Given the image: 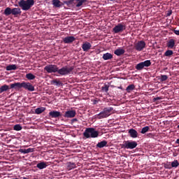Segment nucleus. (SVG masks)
<instances>
[{
  "label": "nucleus",
  "instance_id": "28",
  "mask_svg": "<svg viewBox=\"0 0 179 179\" xmlns=\"http://www.w3.org/2000/svg\"><path fill=\"white\" fill-rule=\"evenodd\" d=\"M17 69V67L15 64H11L6 67V71H15Z\"/></svg>",
  "mask_w": 179,
  "mask_h": 179
},
{
  "label": "nucleus",
  "instance_id": "23",
  "mask_svg": "<svg viewBox=\"0 0 179 179\" xmlns=\"http://www.w3.org/2000/svg\"><path fill=\"white\" fill-rule=\"evenodd\" d=\"M113 58V55L111 53L107 52L103 55V59L106 60H111Z\"/></svg>",
  "mask_w": 179,
  "mask_h": 179
},
{
  "label": "nucleus",
  "instance_id": "41",
  "mask_svg": "<svg viewBox=\"0 0 179 179\" xmlns=\"http://www.w3.org/2000/svg\"><path fill=\"white\" fill-rule=\"evenodd\" d=\"M172 15V10H169L166 11V17H170Z\"/></svg>",
  "mask_w": 179,
  "mask_h": 179
},
{
  "label": "nucleus",
  "instance_id": "25",
  "mask_svg": "<svg viewBox=\"0 0 179 179\" xmlns=\"http://www.w3.org/2000/svg\"><path fill=\"white\" fill-rule=\"evenodd\" d=\"M44 111H45V107H39L38 108H36V110H34V113L36 114V115H41Z\"/></svg>",
  "mask_w": 179,
  "mask_h": 179
},
{
  "label": "nucleus",
  "instance_id": "3",
  "mask_svg": "<svg viewBox=\"0 0 179 179\" xmlns=\"http://www.w3.org/2000/svg\"><path fill=\"white\" fill-rule=\"evenodd\" d=\"M83 136H85V138H95L99 137V131L95 130L94 128L89 127L85 129V132H83Z\"/></svg>",
  "mask_w": 179,
  "mask_h": 179
},
{
  "label": "nucleus",
  "instance_id": "30",
  "mask_svg": "<svg viewBox=\"0 0 179 179\" xmlns=\"http://www.w3.org/2000/svg\"><path fill=\"white\" fill-rule=\"evenodd\" d=\"M3 15L6 16L12 15V9L10 8H6V9L3 10Z\"/></svg>",
  "mask_w": 179,
  "mask_h": 179
},
{
  "label": "nucleus",
  "instance_id": "32",
  "mask_svg": "<svg viewBox=\"0 0 179 179\" xmlns=\"http://www.w3.org/2000/svg\"><path fill=\"white\" fill-rule=\"evenodd\" d=\"M174 52H173V50H169L164 52V56L167 57H171V56H172Z\"/></svg>",
  "mask_w": 179,
  "mask_h": 179
},
{
  "label": "nucleus",
  "instance_id": "43",
  "mask_svg": "<svg viewBox=\"0 0 179 179\" xmlns=\"http://www.w3.org/2000/svg\"><path fill=\"white\" fill-rule=\"evenodd\" d=\"M162 97L157 96V97H156V98H154L153 101H157L162 100Z\"/></svg>",
  "mask_w": 179,
  "mask_h": 179
},
{
  "label": "nucleus",
  "instance_id": "21",
  "mask_svg": "<svg viewBox=\"0 0 179 179\" xmlns=\"http://www.w3.org/2000/svg\"><path fill=\"white\" fill-rule=\"evenodd\" d=\"M76 168V164L74 162H67L66 163V169L67 171H71Z\"/></svg>",
  "mask_w": 179,
  "mask_h": 179
},
{
  "label": "nucleus",
  "instance_id": "22",
  "mask_svg": "<svg viewBox=\"0 0 179 179\" xmlns=\"http://www.w3.org/2000/svg\"><path fill=\"white\" fill-rule=\"evenodd\" d=\"M20 152L23 153L24 155L31 153L35 152L34 148H28V149H20Z\"/></svg>",
  "mask_w": 179,
  "mask_h": 179
},
{
  "label": "nucleus",
  "instance_id": "15",
  "mask_svg": "<svg viewBox=\"0 0 179 179\" xmlns=\"http://www.w3.org/2000/svg\"><path fill=\"white\" fill-rule=\"evenodd\" d=\"M92 47V45L89 42L83 43V45H81V48H83V51L85 52H88Z\"/></svg>",
  "mask_w": 179,
  "mask_h": 179
},
{
  "label": "nucleus",
  "instance_id": "35",
  "mask_svg": "<svg viewBox=\"0 0 179 179\" xmlns=\"http://www.w3.org/2000/svg\"><path fill=\"white\" fill-rule=\"evenodd\" d=\"M171 167H173V168H177V167H178V166H179V162H178V161L176 160V159L173 160V162H171Z\"/></svg>",
  "mask_w": 179,
  "mask_h": 179
},
{
  "label": "nucleus",
  "instance_id": "33",
  "mask_svg": "<svg viewBox=\"0 0 179 179\" xmlns=\"http://www.w3.org/2000/svg\"><path fill=\"white\" fill-rule=\"evenodd\" d=\"M150 131V127L146 126L142 128V130H141V134H145V133H148V131Z\"/></svg>",
  "mask_w": 179,
  "mask_h": 179
},
{
  "label": "nucleus",
  "instance_id": "17",
  "mask_svg": "<svg viewBox=\"0 0 179 179\" xmlns=\"http://www.w3.org/2000/svg\"><path fill=\"white\" fill-rule=\"evenodd\" d=\"M22 11L20 8H13L12 9V15H14V17H17L19 15H21Z\"/></svg>",
  "mask_w": 179,
  "mask_h": 179
},
{
  "label": "nucleus",
  "instance_id": "19",
  "mask_svg": "<svg viewBox=\"0 0 179 179\" xmlns=\"http://www.w3.org/2000/svg\"><path fill=\"white\" fill-rule=\"evenodd\" d=\"M124 53H125V50L122 48H118L114 50V55L116 56H122L124 55Z\"/></svg>",
  "mask_w": 179,
  "mask_h": 179
},
{
  "label": "nucleus",
  "instance_id": "24",
  "mask_svg": "<svg viewBox=\"0 0 179 179\" xmlns=\"http://www.w3.org/2000/svg\"><path fill=\"white\" fill-rule=\"evenodd\" d=\"M52 6H54L55 8L62 7V1H60L59 0H52Z\"/></svg>",
  "mask_w": 179,
  "mask_h": 179
},
{
  "label": "nucleus",
  "instance_id": "37",
  "mask_svg": "<svg viewBox=\"0 0 179 179\" xmlns=\"http://www.w3.org/2000/svg\"><path fill=\"white\" fill-rule=\"evenodd\" d=\"M13 130L14 131H20L22 130V126L21 124H15L13 126Z\"/></svg>",
  "mask_w": 179,
  "mask_h": 179
},
{
  "label": "nucleus",
  "instance_id": "13",
  "mask_svg": "<svg viewBox=\"0 0 179 179\" xmlns=\"http://www.w3.org/2000/svg\"><path fill=\"white\" fill-rule=\"evenodd\" d=\"M75 41H76V38L73 36H68L63 38V43H64L65 44H71Z\"/></svg>",
  "mask_w": 179,
  "mask_h": 179
},
{
  "label": "nucleus",
  "instance_id": "34",
  "mask_svg": "<svg viewBox=\"0 0 179 179\" xmlns=\"http://www.w3.org/2000/svg\"><path fill=\"white\" fill-rule=\"evenodd\" d=\"M109 90V85L107 84H105L103 87H101V91L103 92L108 93Z\"/></svg>",
  "mask_w": 179,
  "mask_h": 179
},
{
  "label": "nucleus",
  "instance_id": "46",
  "mask_svg": "<svg viewBox=\"0 0 179 179\" xmlns=\"http://www.w3.org/2000/svg\"><path fill=\"white\" fill-rule=\"evenodd\" d=\"M22 179H29V178L23 177Z\"/></svg>",
  "mask_w": 179,
  "mask_h": 179
},
{
  "label": "nucleus",
  "instance_id": "42",
  "mask_svg": "<svg viewBox=\"0 0 179 179\" xmlns=\"http://www.w3.org/2000/svg\"><path fill=\"white\" fill-rule=\"evenodd\" d=\"M74 2V0H69L68 1L66 2V5H71Z\"/></svg>",
  "mask_w": 179,
  "mask_h": 179
},
{
  "label": "nucleus",
  "instance_id": "44",
  "mask_svg": "<svg viewBox=\"0 0 179 179\" xmlns=\"http://www.w3.org/2000/svg\"><path fill=\"white\" fill-rule=\"evenodd\" d=\"M78 121V120L76 118L72 119V120H71V124H73L74 122H76Z\"/></svg>",
  "mask_w": 179,
  "mask_h": 179
},
{
  "label": "nucleus",
  "instance_id": "4",
  "mask_svg": "<svg viewBox=\"0 0 179 179\" xmlns=\"http://www.w3.org/2000/svg\"><path fill=\"white\" fill-rule=\"evenodd\" d=\"M73 70H74V66H63L61 69H59L56 73L60 75L61 76H66L72 73Z\"/></svg>",
  "mask_w": 179,
  "mask_h": 179
},
{
  "label": "nucleus",
  "instance_id": "20",
  "mask_svg": "<svg viewBox=\"0 0 179 179\" xmlns=\"http://www.w3.org/2000/svg\"><path fill=\"white\" fill-rule=\"evenodd\" d=\"M48 167V162H40L39 164H36V168L39 169L40 170L44 169Z\"/></svg>",
  "mask_w": 179,
  "mask_h": 179
},
{
  "label": "nucleus",
  "instance_id": "7",
  "mask_svg": "<svg viewBox=\"0 0 179 179\" xmlns=\"http://www.w3.org/2000/svg\"><path fill=\"white\" fill-rule=\"evenodd\" d=\"M59 68L56 64H48L44 67V71L48 73H56Z\"/></svg>",
  "mask_w": 179,
  "mask_h": 179
},
{
  "label": "nucleus",
  "instance_id": "11",
  "mask_svg": "<svg viewBox=\"0 0 179 179\" xmlns=\"http://www.w3.org/2000/svg\"><path fill=\"white\" fill-rule=\"evenodd\" d=\"M22 88L29 92L35 91V87H34V85L29 82H23Z\"/></svg>",
  "mask_w": 179,
  "mask_h": 179
},
{
  "label": "nucleus",
  "instance_id": "10",
  "mask_svg": "<svg viewBox=\"0 0 179 179\" xmlns=\"http://www.w3.org/2000/svg\"><path fill=\"white\" fill-rule=\"evenodd\" d=\"M48 119L50 120L57 119L62 117V113L59 111L52 110L48 113Z\"/></svg>",
  "mask_w": 179,
  "mask_h": 179
},
{
  "label": "nucleus",
  "instance_id": "31",
  "mask_svg": "<svg viewBox=\"0 0 179 179\" xmlns=\"http://www.w3.org/2000/svg\"><path fill=\"white\" fill-rule=\"evenodd\" d=\"M134 89H136V87L134 84H131L127 86V88H126V92H127V93H131Z\"/></svg>",
  "mask_w": 179,
  "mask_h": 179
},
{
  "label": "nucleus",
  "instance_id": "14",
  "mask_svg": "<svg viewBox=\"0 0 179 179\" xmlns=\"http://www.w3.org/2000/svg\"><path fill=\"white\" fill-rule=\"evenodd\" d=\"M23 86V82L22 83H14L13 84H10V89H14V90H20L22 88Z\"/></svg>",
  "mask_w": 179,
  "mask_h": 179
},
{
  "label": "nucleus",
  "instance_id": "48",
  "mask_svg": "<svg viewBox=\"0 0 179 179\" xmlns=\"http://www.w3.org/2000/svg\"><path fill=\"white\" fill-rule=\"evenodd\" d=\"M13 179H17V178H13Z\"/></svg>",
  "mask_w": 179,
  "mask_h": 179
},
{
  "label": "nucleus",
  "instance_id": "5",
  "mask_svg": "<svg viewBox=\"0 0 179 179\" xmlns=\"http://www.w3.org/2000/svg\"><path fill=\"white\" fill-rule=\"evenodd\" d=\"M136 146H138V143H136V141H124L123 144H120V148L122 149L132 150L136 148Z\"/></svg>",
  "mask_w": 179,
  "mask_h": 179
},
{
  "label": "nucleus",
  "instance_id": "1",
  "mask_svg": "<svg viewBox=\"0 0 179 179\" xmlns=\"http://www.w3.org/2000/svg\"><path fill=\"white\" fill-rule=\"evenodd\" d=\"M113 107H106L103 109V111L98 113L95 117H96L98 120H103V118L108 117L111 114H113Z\"/></svg>",
  "mask_w": 179,
  "mask_h": 179
},
{
  "label": "nucleus",
  "instance_id": "26",
  "mask_svg": "<svg viewBox=\"0 0 179 179\" xmlns=\"http://www.w3.org/2000/svg\"><path fill=\"white\" fill-rule=\"evenodd\" d=\"M107 141H101L99 143H98L96 144V148H99V149H101L104 147H106L107 145Z\"/></svg>",
  "mask_w": 179,
  "mask_h": 179
},
{
  "label": "nucleus",
  "instance_id": "40",
  "mask_svg": "<svg viewBox=\"0 0 179 179\" xmlns=\"http://www.w3.org/2000/svg\"><path fill=\"white\" fill-rule=\"evenodd\" d=\"M164 168L166 169H172V168H173V167L172 166V165H171L170 163H168V164H164Z\"/></svg>",
  "mask_w": 179,
  "mask_h": 179
},
{
  "label": "nucleus",
  "instance_id": "9",
  "mask_svg": "<svg viewBox=\"0 0 179 179\" xmlns=\"http://www.w3.org/2000/svg\"><path fill=\"white\" fill-rule=\"evenodd\" d=\"M145 46V42L143 41H138V43H134V49L138 52L143 51Z\"/></svg>",
  "mask_w": 179,
  "mask_h": 179
},
{
  "label": "nucleus",
  "instance_id": "8",
  "mask_svg": "<svg viewBox=\"0 0 179 179\" xmlns=\"http://www.w3.org/2000/svg\"><path fill=\"white\" fill-rule=\"evenodd\" d=\"M126 29V25L124 24V22H121L120 24H117L115 27H114L113 31L114 34H119L122 33L124 30Z\"/></svg>",
  "mask_w": 179,
  "mask_h": 179
},
{
  "label": "nucleus",
  "instance_id": "12",
  "mask_svg": "<svg viewBox=\"0 0 179 179\" xmlns=\"http://www.w3.org/2000/svg\"><path fill=\"white\" fill-rule=\"evenodd\" d=\"M75 116H76V111L75 110H69L63 115L64 118H74Z\"/></svg>",
  "mask_w": 179,
  "mask_h": 179
},
{
  "label": "nucleus",
  "instance_id": "16",
  "mask_svg": "<svg viewBox=\"0 0 179 179\" xmlns=\"http://www.w3.org/2000/svg\"><path fill=\"white\" fill-rule=\"evenodd\" d=\"M128 134L132 138H138V131H136L134 129H130L128 130Z\"/></svg>",
  "mask_w": 179,
  "mask_h": 179
},
{
  "label": "nucleus",
  "instance_id": "18",
  "mask_svg": "<svg viewBox=\"0 0 179 179\" xmlns=\"http://www.w3.org/2000/svg\"><path fill=\"white\" fill-rule=\"evenodd\" d=\"M167 48L169 49H173L175 47V40L173 38H171L167 41L166 44Z\"/></svg>",
  "mask_w": 179,
  "mask_h": 179
},
{
  "label": "nucleus",
  "instance_id": "6",
  "mask_svg": "<svg viewBox=\"0 0 179 179\" xmlns=\"http://www.w3.org/2000/svg\"><path fill=\"white\" fill-rule=\"evenodd\" d=\"M150 65H152V62H150V60H146L136 64L135 68L136 71H143L145 67H150Z\"/></svg>",
  "mask_w": 179,
  "mask_h": 179
},
{
  "label": "nucleus",
  "instance_id": "49",
  "mask_svg": "<svg viewBox=\"0 0 179 179\" xmlns=\"http://www.w3.org/2000/svg\"><path fill=\"white\" fill-rule=\"evenodd\" d=\"M50 179H52V178H50Z\"/></svg>",
  "mask_w": 179,
  "mask_h": 179
},
{
  "label": "nucleus",
  "instance_id": "39",
  "mask_svg": "<svg viewBox=\"0 0 179 179\" xmlns=\"http://www.w3.org/2000/svg\"><path fill=\"white\" fill-rule=\"evenodd\" d=\"M52 83L53 84H55L56 86H60V85H62V82L59 81V80H54L52 81Z\"/></svg>",
  "mask_w": 179,
  "mask_h": 179
},
{
  "label": "nucleus",
  "instance_id": "47",
  "mask_svg": "<svg viewBox=\"0 0 179 179\" xmlns=\"http://www.w3.org/2000/svg\"><path fill=\"white\" fill-rule=\"evenodd\" d=\"M110 1H115V0H110Z\"/></svg>",
  "mask_w": 179,
  "mask_h": 179
},
{
  "label": "nucleus",
  "instance_id": "27",
  "mask_svg": "<svg viewBox=\"0 0 179 179\" xmlns=\"http://www.w3.org/2000/svg\"><path fill=\"white\" fill-rule=\"evenodd\" d=\"M8 90H10V87H9V85H1V87H0V93L2 94L4 92L8 91Z\"/></svg>",
  "mask_w": 179,
  "mask_h": 179
},
{
  "label": "nucleus",
  "instance_id": "38",
  "mask_svg": "<svg viewBox=\"0 0 179 179\" xmlns=\"http://www.w3.org/2000/svg\"><path fill=\"white\" fill-rule=\"evenodd\" d=\"M77 2H78V3L76 4V7L79 8L80 6H83V3H85L87 1V0H76Z\"/></svg>",
  "mask_w": 179,
  "mask_h": 179
},
{
  "label": "nucleus",
  "instance_id": "29",
  "mask_svg": "<svg viewBox=\"0 0 179 179\" xmlns=\"http://www.w3.org/2000/svg\"><path fill=\"white\" fill-rule=\"evenodd\" d=\"M25 78L28 80H35L36 76L33 73H29L26 74Z\"/></svg>",
  "mask_w": 179,
  "mask_h": 179
},
{
  "label": "nucleus",
  "instance_id": "45",
  "mask_svg": "<svg viewBox=\"0 0 179 179\" xmlns=\"http://www.w3.org/2000/svg\"><path fill=\"white\" fill-rule=\"evenodd\" d=\"M152 136V133L148 134V136H149V137H150V136Z\"/></svg>",
  "mask_w": 179,
  "mask_h": 179
},
{
  "label": "nucleus",
  "instance_id": "36",
  "mask_svg": "<svg viewBox=\"0 0 179 179\" xmlns=\"http://www.w3.org/2000/svg\"><path fill=\"white\" fill-rule=\"evenodd\" d=\"M169 79V77L166 75H161L160 82L164 83L166 82Z\"/></svg>",
  "mask_w": 179,
  "mask_h": 179
},
{
  "label": "nucleus",
  "instance_id": "2",
  "mask_svg": "<svg viewBox=\"0 0 179 179\" xmlns=\"http://www.w3.org/2000/svg\"><path fill=\"white\" fill-rule=\"evenodd\" d=\"M20 8L22 10L27 11L31 9V7L35 4L34 0H21L18 3Z\"/></svg>",
  "mask_w": 179,
  "mask_h": 179
}]
</instances>
